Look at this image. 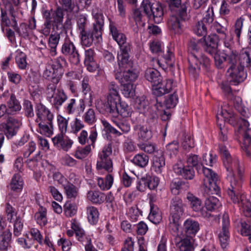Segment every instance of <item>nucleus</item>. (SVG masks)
<instances>
[{"instance_id": "338daca9", "label": "nucleus", "mask_w": 251, "mask_h": 251, "mask_svg": "<svg viewBox=\"0 0 251 251\" xmlns=\"http://www.w3.org/2000/svg\"><path fill=\"white\" fill-rule=\"evenodd\" d=\"M62 8L68 12H72L75 7V4L73 0H58Z\"/></svg>"}, {"instance_id": "09e8293b", "label": "nucleus", "mask_w": 251, "mask_h": 251, "mask_svg": "<svg viewBox=\"0 0 251 251\" xmlns=\"http://www.w3.org/2000/svg\"><path fill=\"white\" fill-rule=\"evenodd\" d=\"M68 198L75 199L78 195L77 188L71 183L68 182L63 186Z\"/></svg>"}, {"instance_id": "bf43d9fd", "label": "nucleus", "mask_w": 251, "mask_h": 251, "mask_svg": "<svg viewBox=\"0 0 251 251\" xmlns=\"http://www.w3.org/2000/svg\"><path fill=\"white\" fill-rule=\"evenodd\" d=\"M139 148L149 154L154 153L157 151V147L155 144L151 142L140 143L138 144Z\"/></svg>"}, {"instance_id": "473e14b6", "label": "nucleus", "mask_w": 251, "mask_h": 251, "mask_svg": "<svg viewBox=\"0 0 251 251\" xmlns=\"http://www.w3.org/2000/svg\"><path fill=\"white\" fill-rule=\"evenodd\" d=\"M117 59L119 69H116L115 70L123 71L132 67L133 63L129 59V55H126V54H125V55L118 54Z\"/></svg>"}, {"instance_id": "4468645a", "label": "nucleus", "mask_w": 251, "mask_h": 251, "mask_svg": "<svg viewBox=\"0 0 251 251\" xmlns=\"http://www.w3.org/2000/svg\"><path fill=\"white\" fill-rule=\"evenodd\" d=\"M71 227L74 230L78 240L83 244L86 243L85 251H97L92 245L91 239L85 234L83 229L78 224L72 223Z\"/></svg>"}, {"instance_id": "f03ea898", "label": "nucleus", "mask_w": 251, "mask_h": 251, "mask_svg": "<svg viewBox=\"0 0 251 251\" xmlns=\"http://www.w3.org/2000/svg\"><path fill=\"white\" fill-rule=\"evenodd\" d=\"M142 10L149 18H152L156 23H160L162 20L163 11L162 6L158 3H151L150 0H143L140 7L133 11L132 17L135 23L133 30L136 33L145 25L143 20Z\"/></svg>"}, {"instance_id": "6e6d98bb", "label": "nucleus", "mask_w": 251, "mask_h": 251, "mask_svg": "<svg viewBox=\"0 0 251 251\" xmlns=\"http://www.w3.org/2000/svg\"><path fill=\"white\" fill-rule=\"evenodd\" d=\"M91 151V145H87L84 147H78L75 152L74 156L77 159H83L88 155Z\"/></svg>"}, {"instance_id": "a18cd8bd", "label": "nucleus", "mask_w": 251, "mask_h": 251, "mask_svg": "<svg viewBox=\"0 0 251 251\" xmlns=\"http://www.w3.org/2000/svg\"><path fill=\"white\" fill-rule=\"evenodd\" d=\"M89 78L88 76H85L81 83L82 91L85 95V99H88L91 103L93 101L91 87L89 84Z\"/></svg>"}, {"instance_id": "052dcab7", "label": "nucleus", "mask_w": 251, "mask_h": 251, "mask_svg": "<svg viewBox=\"0 0 251 251\" xmlns=\"http://www.w3.org/2000/svg\"><path fill=\"white\" fill-rule=\"evenodd\" d=\"M171 216L170 217V228L175 232H177L180 226L179 220L181 216L177 214H173L171 213Z\"/></svg>"}, {"instance_id": "7c9ffc66", "label": "nucleus", "mask_w": 251, "mask_h": 251, "mask_svg": "<svg viewBox=\"0 0 251 251\" xmlns=\"http://www.w3.org/2000/svg\"><path fill=\"white\" fill-rule=\"evenodd\" d=\"M188 187V183L185 182L177 178L173 179L170 184L171 192L175 195L179 194L180 190H186Z\"/></svg>"}, {"instance_id": "0eeeda50", "label": "nucleus", "mask_w": 251, "mask_h": 251, "mask_svg": "<svg viewBox=\"0 0 251 251\" xmlns=\"http://www.w3.org/2000/svg\"><path fill=\"white\" fill-rule=\"evenodd\" d=\"M55 84H49L46 90L47 98L52 106L57 110L67 100V96L64 92L60 89H57Z\"/></svg>"}, {"instance_id": "f3484780", "label": "nucleus", "mask_w": 251, "mask_h": 251, "mask_svg": "<svg viewBox=\"0 0 251 251\" xmlns=\"http://www.w3.org/2000/svg\"><path fill=\"white\" fill-rule=\"evenodd\" d=\"M116 78L119 80L121 84L125 83H133L137 78L136 72L131 68L119 71L115 70Z\"/></svg>"}, {"instance_id": "bb28decb", "label": "nucleus", "mask_w": 251, "mask_h": 251, "mask_svg": "<svg viewBox=\"0 0 251 251\" xmlns=\"http://www.w3.org/2000/svg\"><path fill=\"white\" fill-rule=\"evenodd\" d=\"M94 51L90 49L86 50L85 51L84 64L87 67V69L90 72H94L97 68V64L95 62Z\"/></svg>"}, {"instance_id": "f8f14e48", "label": "nucleus", "mask_w": 251, "mask_h": 251, "mask_svg": "<svg viewBox=\"0 0 251 251\" xmlns=\"http://www.w3.org/2000/svg\"><path fill=\"white\" fill-rule=\"evenodd\" d=\"M61 52L67 56L70 62L77 64L80 62V55L74 43L69 38H66L61 47Z\"/></svg>"}, {"instance_id": "dca6fc26", "label": "nucleus", "mask_w": 251, "mask_h": 251, "mask_svg": "<svg viewBox=\"0 0 251 251\" xmlns=\"http://www.w3.org/2000/svg\"><path fill=\"white\" fill-rule=\"evenodd\" d=\"M229 226V217L227 214H224L222 217V228L218 235L221 246L223 249L226 248L228 245L229 233L228 228Z\"/></svg>"}, {"instance_id": "39448f33", "label": "nucleus", "mask_w": 251, "mask_h": 251, "mask_svg": "<svg viewBox=\"0 0 251 251\" xmlns=\"http://www.w3.org/2000/svg\"><path fill=\"white\" fill-rule=\"evenodd\" d=\"M135 107L139 110L140 113H143L148 118V122L151 123L157 120V111L161 110L162 104L161 102H158L156 100V103L153 106H149L148 100L146 97L143 96L136 99Z\"/></svg>"}, {"instance_id": "c85d7f7f", "label": "nucleus", "mask_w": 251, "mask_h": 251, "mask_svg": "<svg viewBox=\"0 0 251 251\" xmlns=\"http://www.w3.org/2000/svg\"><path fill=\"white\" fill-rule=\"evenodd\" d=\"M138 139L142 141H148L152 137L151 131L146 126L138 125L134 126Z\"/></svg>"}, {"instance_id": "20e7f679", "label": "nucleus", "mask_w": 251, "mask_h": 251, "mask_svg": "<svg viewBox=\"0 0 251 251\" xmlns=\"http://www.w3.org/2000/svg\"><path fill=\"white\" fill-rule=\"evenodd\" d=\"M227 75L233 82L239 83L243 81L247 77V74L244 71V68L237 63L235 52H227Z\"/></svg>"}, {"instance_id": "393cba45", "label": "nucleus", "mask_w": 251, "mask_h": 251, "mask_svg": "<svg viewBox=\"0 0 251 251\" xmlns=\"http://www.w3.org/2000/svg\"><path fill=\"white\" fill-rule=\"evenodd\" d=\"M109 29L113 39L119 45L125 43L126 41L125 35L117 29L116 24L111 20H110L109 22Z\"/></svg>"}, {"instance_id": "7ed1b4c3", "label": "nucleus", "mask_w": 251, "mask_h": 251, "mask_svg": "<svg viewBox=\"0 0 251 251\" xmlns=\"http://www.w3.org/2000/svg\"><path fill=\"white\" fill-rule=\"evenodd\" d=\"M118 86L113 83L109 86V94L107 101L104 104L105 111L113 117H117L120 114L124 117L131 115V108L127 104L120 103V97L118 93Z\"/></svg>"}, {"instance_id": "ddd939ff", "label": "nucleus", "mask_w": 251, "mask_h": 251, "mask_svg": "<svg viewBox=\"0 0 251 251\" xmlns=\"http://www.w3.org/2000/svg\"><path fill=\"white\" fill-rule=\"evenodd\" d=\"M97 29L95 27L93 26L92 31L85 30L79 33L81 44L83 46L90 47L92 44L95 39H96L97 42L100 41L102 34V30Z\"/></svg>"}, {"instance_id": "cd10ccee", "label": "nucleus", "mask_w": 251, "mask_h": 251, "mask_svg": "<svg viewBox=\"0 0 251 251\" xmlns=\"http://www.w3.org/2000/svg\"><path fill=\"white\" fill-rule=\"evenodd\" d=\"M145 77L148 81L152 83L153 87L161 81V76L159 72L157 70L152 68L148 69L146 71Z\"/></svg>"}, {"instance_id": "79ce46f5", "label": "nucleus", "mask_w": 251, "mask_h": 251, "mask_svg": "<svg viewBox=\"0 0 251 251\" xmlns=\"http://www.w3.org/2000/svg\"><path fill=\"white\" fill-rule=\"evenodd\" d=\"M186 162L188 166L193 168H195L199 172L202 164L198 155L193 154H189L187 157Z\"/></svg>"}, {"instance_id": "423d86ee", "label": "nucleus", "mask_w": 251, "mask_h": 251, "mask_svg": "<svg viewBox=\"0 0 251 251\" xmlns=\"http://www.w3.org/2000/svg\"><path fill=\"white\" fill-rule=\"evenodd\" d=\"M202 171L204 176L203 178L204 191L207 195H217L220 191L218 184L217 175L209 168L202 166Z\"/></svg>"}, {"instance_id": "49530a36", "label": "nucleus", "mask_w": 251, "mask_h": 251, "mask_svg": "<svg viewBox=\"0 0 251 251\" xmlns=\"http://www.w3.org/2000/svg\"><path fill=\"white\" fill-rule=\"evenodd\" d=\"M149 160L148 156L142 153L136 154L133 158L132 162L135 165L141 168H144L148 165Z\"/></svg>"}, {"instance_id": "a878e982", "label": "nucleus", "mask_w": 251, "mask_h": 251, "mask_svg": "<svg viewBox=\"0 0 251 251\" xmlns=\"http://www.w3.org/2000/svg\"><path fill=\"white\" fill-rule=\"evenodd\" d=\"M85 108V105L83 100H80L77 106L76 103V100L75 99H71L68 101L67 104L65 107V112L69 115H71L75 112L77 108L80 112H83Z\"/></svg>"}, {"instance_id": "13d9d810", "label": "nucleus", "mask_w": 251, "mask_h": 251, "mask_svg": "<svg viewBox=\"0 0 251 251\" xmlns=\"http://www.w3.org/2000/svg\"><path fill=\"white\" fill-rule=\"evenodd\" d=\"M123 85L122 94L126 98L133 97L135 95V86L133 83H125L121 84Z\"/></svg>"}, {"instance_id": "2f4dec72", "label": "nucleus", "mask_w": 251, "mask_h": 251, "mask_svg": "<svg viewBox=\"0 0 251 251\" xmlns=\"http://www.w3.org/2000/svg\"><path fill=\"white\" fill-rule=\"evenodd\" d=\"M186 198L190 202L193 210L199 212L202 216V209H203V206L201 200L190 193L187 194Z\"/></svg>"}, {"instance_id": "8fccbe9b", "label": "nucleus", "mask_w": 251, "mask_h": 251, "mask_svg": "<svg viewBox=\"0 0 251 251\" xmlns=\"http://www.w3.org/2000/svg\"><path fill=\"white\" fill-rule=\"evenodd\" d=\"M26 55L23 52L20 50L16 51L15 57L16 63L20 69H26L27 67V62L26 61Z\"/></svg>"}, {"instance_id": "aec40b11", "label": "nucleus", "mask_w": 251, "mask_h": 251, "mask_svg": "<svg viewBox=\"0 0 251 251\" xmlns=\"http://www.w3.org/2000/svg\"><path fill=\"white\" fill-rule=\"evenodd\" d=\"M54 145L65 151H68L72 147L73 142L67 137H64V134L59 133L54 137L52 139Z\"/></svg>"}, {"instance_id": "5701e85b", "label": "nucleus", "mask_w": 251, "mask_h": 251, "mask_svg": "<svg viewBox=\"0 0 251 251\" xmlns=\"http://www.w3.org/2000/svg\"><path fill=\"white\" fill-rule=\"evenodd\" d=\"M8 115H14L19 112L22 108L20 102L14 94H11L6 102Z\"/></svg>"}, {"instance_id": "5fc2aeb1", "label": "nucleus", "mask_w": 251, "mask_h": 251, "mask_svg": "<svg viewBox=\"0 0 251 251\" xmlns=\"http://www.w3.org/2000/svg\"><path fill=\"white\" fill-rule=\"evenodd\" d=\"M23 186V181L21 175L18 173L15 174L12 177L10 183V187L14 191L20 190Z\"/></svg>"}, {"instance_id": "f257e3e1", "label": "nucleus", "mask_w": 251, "mask_h": 251, "mask_svg": "<svg viewBox=\"0 0 251 251\" xmlns=\"http://www.w3.org/2000/svg\"><path fill=\"white\" fill-rule=\"evenodd\" d=\"M219 149L223 156L224 165L228 173L227 177L230 183L227 194L232 202L238 205L244 215L251 218V201L242 193L241 182H237L234 177L233 172L239 165L238 160L230 156L225 146H221Z\"/></svg>"}, {"instance_id": "603ef678", "label": "nucleus", "mask_w": 251, "mask_h": 251, "mask_svg": "<svg viewBox=\"0 0 251 251\" xmlns=\"http://www.w3.org/2000/svg\"><path fill=\"white\" fill-rule=\"evenodd\" d=\"M12 21L13 23L12 26L19 36L24 37L28 36V28L25 24L22 23L20 24V26L18 27L15 19H12Z\"/></svg>"}, {"instance_id": "f704fd0d", "label": "nucleus", "mask_w": 251, "mask_h": 251, "mask_svg": "<svg viewBox=\"0 0 251 251\" xmlns=\"http://www.w3.org/2000/svg\"><path fill=\"white\" fill-rule=\"evenodd\" d=\"M171 211L173 214L182 216L184 212L183 204L182 200L178 197H175L172 200Z\"/></svg>"}, {"instance_id": "412c9836", "label": "nucleus", "mask_w": 251, "mask_h": 251, "mask_svg": "<svg viewBox=\"0 0 251 251\" xmlns=\"http://www.w3.org/2000/svg\"><path fill=\"white\" fill-rule=\"evenodd\" d=\"M203 48L212 55L218 52V43L216 36H208L206 38L203 37Z\"/></svg>"}, {"instance_id": "680f3d73", "label": "nucleus", "mask_w": 251, "mask_h": 251, "mask_svg": "<svg viewBox=\"0 0 251 251\" xmlns=\"http://www.w3.org/2000/svg\"><path fill=\"white\" fill-rule=\"evenodd\" d=\"M178 98L176 92L173 94L169 95L165 100V105L167 108H172L175 107L178 102Z\"/></svg>"}, {"instance_id": "c756f323", "label": "nucleus", "mask_w": 251, "mask_h": 251, "mask_svg": "<svg viewBox=\"0 0 251 251\" xmlns=\"http://www.w3.org/2000/svg\"><path fill=\"white\" fill-rule=\"evenodd\" d=\"M11 237L12 233L9 229L0 231V251H4L7 249Z\"/></svg>"}, {"instance_id": "de8ad7c7", "label": "nucleus", "mask_w": 251, "mask_h": 251, "mask_svg": "<svg viewBox=\"0 0 251 251\" xmlns=\"http://www.w3.org/2000/svg\"><path fill=\"white\" fill-rule=\"evenodd\" d=\"M113 183V177L111 174L106 176L105 179L99 178L98 179V185L102 190L109 189Z\"/></svg>"}, {"instance_id": "a211bd4d", "label": "nucleus", "mask_w": 251, "mask_h": 251, "mask_svg": "<svg viewBox=\"0 0 251 251\" xmlns=\"http://www.w3.org/2000/svg\"><path fill=\"white\" fill-rule=\"evenodd\" d=\"M173 86V81L171 79H166L162 82L161 81L153 87V94L156 97H161L170 92Z\"/></svg>"}, {"instance_id": "c9c22d12", "label": "nucleus", "mask_w": 251, "mask_h": 251, "mask_svg": "<svg viewBox=\"0 0 251 251\" xmlns=\"http://www.w3.org/2000/svg\"><path fill=\"white\" fill-rule=\"evenodd\" d=\"M184 229L188 234H195L200 229L199 224L195 220L188 219L184 223Z\"/></svg>"}, {"instance_id": "4c0bfd02", "label": "nucleus", "mask_w": 251, "mask_h": 251, "mask_svg": "<svg viewBox=\"0 0 251 251\" xmlns=\"http://www.w3.org/2000/svg\"><path fill=\"white\" fill-rule=\"evenodd\" d=\"M251 146V128L244 129L242 148L246 155L250 157L251 153L249 147Z\"/></svg>"}, {"instance_id": "4d7b16f0", "label": "nucleus", "mask_w": 251, "mask_h": 251, "mask_svg": "<svg viewBox=\"0 0 251 251\" xmlns=\"http://www.w3.org/2000/svg\"><path fill=\"white\" fill-rule=\"evenodd\" d=\"M203 47V38L201 39H191L190 41L189 44V50L192 51L191 53H194L196 54V52L198 53V51L200 49L201 47Z\"/></svg>"}, {"instance_id": "58836bf2", "label": "nucleus", "mask_w": 251, "mask_h": 251, "mask_svg": "<svg viewBox=\"0 0 251 251\" xmlns=\"http://www.w3.org/2000/svg\"><path fill=\"white\" fill-rule=\"evenodd\" d=\"M37 123L41 134L47 136H50L53 134L52 121L39 122Z\"/></svg>"}, {"instance_id": "ea45409f", "label": "nucleus", "mask_w": 251, "mask_h": 251, "mask_svg": "<svg viewBox=\"0 0 251 251\" xmlns=\"http://www.w3.org/2000/svg\"><path fill=\"white\" fill-rule=\"evenodd\" d=\"M149 219L154 224H159L162 220L161 211L156 206L151 204V211L149 215Z\"/></svg>"}, {"instance_id": "e2e57ef3", "label": "nucleus", "mask_w": 251, "mask_h": 251, "mask_svg": "<svg viewBox=\"0 0 251 251\" xmlns=\"http://www.w3.org/2000/svg\"><path fill=\"white\" fill-rule=\"evenodd\" d=\"M207 26L201 21H199L194 27V33L198 36L205 37L207 33Z\"/></svg>"}, {"instance_id": "3c124183", "label": "nucleus", "mask_w": 251, "mask_h": 251, "mask_svg": "<svg viewBox=\"0 0 251 251\" xmlns=\"http://www.w3.org/2000/svg\"><path fill=\"white\" fill-rule=\"evenodd\" d=\"M87 218L92 225H95L98 221L99 213L97 208L94 206L87 208Z\"/></svg>"}, {"instance_id": "774afa93", "label": "nucleus", "mask_w": 251, "mask_h": 251, "mask_svg": "<svg viewBox=\"0 0 251 251\" xmlns=\"http://www.w3.org/2000/svg\"><path fill=\"white\" fill-rule=\"evenodd\" d=\"M214 21V12L213 8L209 7L206 10V12L202 20L201 21L207 26H211V25Z\"/></svg>"}, {"instance_id": "9b49d317", "label": "nucleus", "mask_w": 251, "mask_h": 251, "mask_svg": "<svg viewBox=\"0 0 251 251\" xmlns=\"http://www.w3.org/2000/svg\"><path fill=\"white\" fill-rule=\"evenodd\" d=\"M189 70L192 74L197 73L200 69L201 65L207 69L210 64L209 59L203 55L191 53L188 56Z\"/></svg>"}, {"instance_id": "69168bd1", "label": "nucleus", "mask_w": 251, "mask_h": 251, "mask_svg": "<svg viewBox=\"0 0 251 251\" xmlns=\"http://www.w3.org/2000/svg\"><path fill=\"white\" fill-rule=\"evenodd\" d=\"M83 120L86 123L92 125L96 121V114L94 109L89 108L85 113L83 116Z\"/></svg>"}, {"instance_id": "9d476101", "label": "nucleus", "mask_w": 251, "mask_h": 251, "mask_svg": "<svg viewBox=\"0 0 251 251\" xmlns=\"http://www.w3.org/2000/svg\"><path fill=\"white\" fill-rule=\"evenodd\" d=\"M112 151L111 143H108L103 147L102 151L99 154L97 163L98 169H104L109 173L112 172L113 164L110 157Z\"/></svg>"}, {"instance_id": "0e129e2a", "label": "nucleus", "mask_w": 251, "mask_h": 251, "mask_svg": "<svg viewBox=\"0 0 251 251\" xmlns=\"http://www.w3.org/2000/svg\"><path fill=\"white\" fill-rule=\"evenodd\" d=\"M244 21V18L241 16L236 20L234 25V33L235 34L238 41L240 38Z\"/></svg>"}, {"instance_id": "6ab92c4d", "label": "nucleus", "mask_w": 251, "mask_h": 251, "mask_svg": "<svg viewBox=\"0 0 251 251\" xmlns=\"http://www.w3.org/2000/svg\"><path fill=\"white\" fill-rule=\"evenodd\" d=\"M37 119L35 120L36 123L39 122L52 121L53 119V115L50 110L42 104H38L35 109Z\"/></svg>"}, {"instance_id": "72a5a7b5", "label": "nucleus", "mask_w": 251, "mask_h": 251, "mask_svg": "<svg viewBox=\"0 0 251 251\" xmlns=\"http://www.w3.org/2000/svg\"><path fill=\"white\" fill-rule=\"evenodd\" d=\"M64 10L60 7H58L53 14V26L57 29L62 28L63 27V21L64 16Z\"/></svg>"}, {"instance_id": "4be33fe9", "label": "nucleus", "mask_w": 251, "mask_h": 251, "mask_svg": "<svg viewBox=\"0 0 251 251\" xmlns=\"http://www.w3.org/2000/svg\"><path fill=\"white\" fill-rule=\"evenodd\" d=\"M192 238L187 236L184 238L177 236L175 238V245L180 251H191L193 249Z\"/></svg>"}, {"instance_id": "b1692460", "label": "nucleus", "mask_w": 251, "mask_h": 251, "mask_svg": "<svg viewBox=\"0 0 251 251\" xmlns=\"http://www.w3.org/2000/svg\"><path fill=\"white\" fill-rule=\"evenodd\" d=\"M236 60L243 67L251 66V48L243 49L238 55L237 53Z\"/></svg>"}, {"instance_id": "37998d69", "label": "nucleus", "mask_w": 251, "mask_h": 251, "mask_svg": "<svg viewBox=\"0 0 251 251\" xmlns=\"http://www.w3.org/2000/svg\"><path fill=\"white\" fill-rule=\"evenodd\" d=\"M87 198L94 203H101L104 201L105 195L100 192L90 191L87 193Z\"/></svg>"}, {"instance_id": "6e6552de", "label": "nucleus", "mask_w": 251, "mask_h": 251, "mask_svg": "<svg viewBox=\"0 0 251 251\" xmlns=\"http://www.w3.org/2000/svg\"><path fill=\"white\" fill-rule=\"evenodd\" d=\"M22 125L20 117L8 115L5 121L0 124V130L3 132L7 138H11L17 134Z\"/></svg>"}, {"instance_id": "864d4df0", "label": "nucleus", "mask_w": 251, "mask_h": 251, "mask_svg": "<svg viewBox=\"0 0 251 251\" xmlns=\"http://www.w3.org/2000/svg\"><path fill=\"white\" fill-rule=\"evenodd\" d=\"M47 210L43 206H40L38 212L35 214V219L40 226H45L47 222Z\"/></svg>"}, {"instance_id": "a19ab883", "label": "nucleus", "mask_w": 251, "mask_h": 251, "mask_svg": "<svg viewBox=\"0 0 251 251\" xmlns=\"http://www.w3.org/2000/svg\"><path fill=\"white\" fill-rule=\"evenodd\" d=\"M165 166V158L163 155L154 156L153 159L152 168L157 174H161Z\"/></svg>"}, {"instance_id": "2eb2a0df", "label": "nucleus", "mask_w": 251, "mask_h": 251, "mask_svg": "<svg viewBox=\"0 0 251 251\" xmlns=\"http://www.w3.org/2000/svg\"><path fill=\"white\" fill-rule=\"evenodd\" d=\"M221 206L219 200L213 196L207 198L202 209V216L205 218H210L213 217L211 212L215 211Z\"/></svg>"}, {"instance_id": "c03bdc74", "label": "nucleus", "mask_w": 251, "mask_h": 251, "mask_svg": "<svg viewBox=\"0 0 251 251\" xmlns=\"http://www.w3.org/2000/svg\"><path fill=\"white\" fill-rule=\"evenodd\" d=\"M43 76L51 82L50 84H55L56 86L60 80L59 76L55 73V71L52 67L47 68L43 73Z\"/></svg>"}, {"instance_id": "e433bc0d", "label": "nucleus", "mask_w": 251, "mask_h": 251, "mask_svg": "<svg viewBox=\"0 0 251 251\" xmlns=\"http://www.w3.org/2000/svg\"><path fill=\"white\" fill-rule=\"evenodd\" d=\"M62 32L51 34L49 38V45L50 48V53L51 56L57 54L56 47L58 44Z\"/></svg>"}, {"instance_id": "1a4fd4ad", "label": "nucleus", "mask_w": 251, "mask_h": 251, "mask_svg": "<svg viewBox=\"0 0 251 251\" xmlns=\"http://www.w3.org/2000/svg\"><path fill=\"white\" fill-rule=\"evenodd\" d=\"M189 19L186 12V7L182 5L179 9L177 16H172L168 22L169 27L175 33L180 34L182 32L185 21Z\"/></svg>"}]
</instances>
